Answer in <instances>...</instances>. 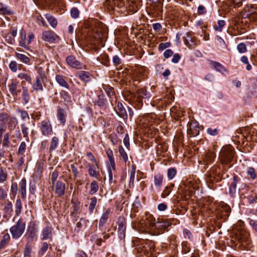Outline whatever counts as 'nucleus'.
Returning a JSON list of instances; mask_svg holds the SVG:
<instances>
[{"mask_svg":"<svg viewBox=\"0 0 257 257\" xmlns=\"http://www.w3.org/2000/svg\"><path fill=\"white\" fill-rule=\"evenodd\" d=\"M102 87H103V89L105 91V92L107 94V95L109 97H110L113 95V88L112 87H111L109 85H103L102 86Z\"/></svg>","mask_w":257,"mask_h":257,"instance_id":"obj_50","label":"nucleus"},{"mask_svg":"<svg viewBox=\"0 0 257 257\" xmlns=\"http://www.w3.org/2000/svg\"><path fill=\"white\" fill-rule=\"evenodd\" d=\"M66 112L64 109L59 107L57 111V117L60 121V123L64 125L66 122Z\"/></svg>","mask_w":257,"mask_h":257,"instance_id":"obj_20","label":"nucleus"},{"mask_svg":"<svg viewBox=\"0 0 257 257\" xmlns=\"http://www.w3.org/2000/svg\"><path fill=\"white\" fill-rule=\"evenodd\" d=\"M88 173L91 176L95 178H97L99 175V172L95 170L93 165H89Z\"/></svg>","mask_w":257,"mask_h":257,"instance_id":"obj_47","label":"nucleus"},{"mask_svg":"<svg viewBox=\"0 0 257 257\" xmlns=\"http://www.w3.org/2000/svg\"><path fill=\"white\" fill-rule=\"evenodd\" d=\"M10 116L5 112H2L0 113V122L1 124H5L6 125V123L7 122L9 118H10Z\"/></svg>","mask_w":257,"mask_h":257,"instance_id":"obj_46","label":"nucleus"},{"mask_svg":"<svg viewBox=\"0 0 257 257\" xmlns=\"http://www.w3.org/2000/svg\"><path fill=\"white\" fill-rule=\"evenodd\" d=\"M115 110L117 114L119 117L123 118L124 119L127 118V115L126 111L123 104L121 102H117V106L115 108Z\"/></svg>","mask_w":257,"mask_h":257,"instance_id":"obj_18","label":"nucleus"},{"mask_svg":"<svg viewBox=\"0 0 257 257\" xmlns=\"http://www.w3.org/2000/svg\"><path fill=\"white\" fill-rule=\"evenodd\" d=\"M19 82L16 80H12L9 86V91L13 96H17L21 92V90L18 89Z\"/></svg>","mask_w":257,"mask_h":257,"instance_id":"obj_16","label":"nucleus"},{"mask_svg":"<svg viewBox=\"0 0 257 257\" xmlns=\"http://www.w3.org/2000/svg\"><path fill=\"white\" fill-rule=\"evenodd\" d=\"M61 97L64 99V101L66 102H71L72 98L69 94L65 90H62L60 92Z\"/></svg>","mask_w":257,"mask_h":257,"instance_id":"obj_38","label":"nucleus"},{"mask_svg":"<svg viewBox=\"0 0 257 257\" xmlns=\"http://www.w3.org/2000/svg\"><path fill=\"white\" fill-rule=\"evenodd\" d=\"M90 194H93L95 193L98 189V185L96 181H93L90 184Z\"/></svg>","mask_w":257,"mask_h":257,"instance_id":"obj_42","label":"nucleus"},{"mask_svg":"<svg viewBox=\"0 0 257 257\" xmlns=\"http://www.w3.org/2000/svg\"><path fill=\"white\" fill-rule=\"evenodd\" d=\"M41 79L40 77H36L35 81L33 82L32 88L34 91H42L43 90Z\"/></svg>","mask_w":257,"mask_h":257,"instance_id":"obj_27","label":"nucleus"},{"mask_svg":"<svg viewBox=\"0 0 257 257\" xmlns=\"http://www.w3.org/2000/svg\"><path fill=\"white\" fill-rule=\"evenodd\" d=\"M48 248V244L45 242H43V243L42 244V246L40 250V251H39V255H43L44 253L47 250Z\"/></svg>","mask_w":257,"mask_h":257,"instance_id":"obj_59","label":"nucleus"},{"mask_svg":"<svg viewBox=\"0 0 257 257\" xmlns=\"http://www.w3.org/2000/svg\"><path fill=\"white\" fill-rule=\"evenodd\" d=\"M8 124V127L10 131L14 130L17 125L16 118L10 117L9 120L6 123Z\"/></svg>","mask_w":257,"mask_h":257,"instance_id":"obj_35","label":"nucleus"},{"mask_svg":"<svg viewBox=\"0 0 257 257\" xmlns=\"http://www.w3.org/2000/svg\"><path fill=\"white\" fill-rule=\"evenodd\" d=\"M66 62L67 64L73 68L81 69L82 68V64L77 60L73 55H70L66 57Z\"/></svg>","mask_w":257,"mask_h":257,"instance_id":"obj_11","label":"nucleus"},{"mask_svg":"<svg viewBox=\"0 0 257 257\" xmlns=\"http://www.w3.org/2000/svg\"><path fill=\"white\" fill-rule=\"evenodd\" d=\"M211 63L216 71L220 72L225 71V68L220 63L214 61H212Z\"/></svg>","mask_w":257,"mask_h":257,"instance_id":"obj_43","label":"nucleus"},{"mask_svg":"<svg viewBox=\"0 0 257 257\" xmlns=\"http://www.w3.org/2000/svg\"><path fill=\"white\" fill-rule=\"evenodd\" d=\"M118 152L120 156L122 158L125 163H127L128 164L130 163V162L128 161V160L127 154L121 146H119L118 147Z\"/></svg>","mask_w":257,"mask_h":257,"instance_id":"obj_32","label":"nucleus"},{"mask_svg":"<svg viewBox=\"0 0 257 257\" xmlns=\"http://www.w3.org/2000/svg\"><path fill=\"white\" fill-rule=\"evenodd\" d=\"M106 103V100L103 97L98 96V99L96 102V104L100 107H104Z\"/></svg>","mask_w":257,"mask_h":257,"instance_id":"obj_63","label":"nucleus"},{"mask_svg":"<svg viewBox=\"0 0 257 257\" xmlns=\"http://www.w3.org/2000/svg\"><path fill=\"white\" fill-rule=\"evenodd\" d=\"M45 17L47 19L48 22L50 24V25L53 27V28H56L57 25V21L56 19L51 16V15L49 14H47L45 15Z\"/></svg>","mask_w":257,"mask_h":257,"instance_id":"obj_34","label":"nucleus"},{"mask_svg":"<svg viewBox=\"0 0 257 257\" xmlns=\"http://www.w3.org/2000/svg\"><path fill=\"white\" fill-rule=\"evenodd\" d=\"M7 173L5 172L2 168H0V183H3L7 180Z\"/></svg>","mask_w":257,"mask_h":257,"instance_id":"obj_57","label":"nucleus"},{"mask_svg":"<svg viewBox=\"0 0 257 257\" xmlns=\"http://www.w3.org/2000/svg\"><path fill=\"white\" fill-rule=\"evenodd\" d=\"M21 128H22V132L23 135V137L27 139L28 141H29V137H28V134H29V127L26 125V123H22L21 124Z\"/></svg>","mask_w":257,"mask_h":257,"instance_id":"obj_44","label":"nucleus"},{"mask_svg":"<svg viewBox=\"0 0 257 257\" xmlns=\"http://www.w3.org/2000/svg\"><path fill=\"white\" fill-rule=\"evenodd\" d=\"M243 15L248 18L250 20L257 21V7L253 6L245 7L243 12Z\"/></svg>","mask_w":257,"mask_h":257,"instance_id":"obj_8","label":"nucleus"},{"mask_svg":"<svg viewBox=\"0 0 257 257\" xmlns=\"http://www.w3.org/2000/svg\"><path fill=\"white\" fill-rule=\"evenodd\" d=\"M125 230V226L121 222L118 224V231L120 234V237H124L125 236L124 231Z\"/></svg>","mask_w":257,"mask_h":257,"instance_id":"obj_54","label":"nucleus"},{"mask_svg":"<svg viewBox=\"0 0 257 257\" xmlns=\"http://www.w3.org/2000/svg\"><path fill=\"white\" fill-rule=\"evenodd\" d=\"M238 182V177L234 176L233 177V181L230 184L229 188V193L231 196L233 197L236 193V184Z\"/></svg>","mask_w":257,"mask_h":257,"instance_id":"obj_21","label":"nucleus"},{"mask_svg":"<svg viewBox=\"0 0 257 257\" xmlns=\"http://www.w3.org/2000/svg\"><path fill=\"white\" fill-rule=\"evenodd\" d=\"M25 229V223L20 219L16 225L10 228V232L13 238L18 239L23 234Z\"/></svg>","mask_w":257,"mask_h":257,"instance_id":"obj_4","label":"nucleus"},{"mask_svg":"<svg viewBox=\"0 0 257 257\" xmlns=\"http://www.w3.org/2000/svg\"><path fill=\"white\" fill-rule=\"evenodd\" d=\"M17 111L18 113L20 114V116L23 120H25L26 119L28 118L29 119V116L27 112L25 110L21 109H18L17 110Z\"/></svg>","mask_w":257,"mask_h":257,"instance_id":"obj_53","label":"nucleus"},{"mask_svg":"<svg viewBox=\"0 0 257 257\" xmlns=\"http://www.w3.org/2000/svg\"><path fill=\"white\" fill-rule=\"evenodd\" d=\"M28 37L27 39L26 33L25 32H22L19 41V45L29 50L30 49L29 45L34 40V35L33 33H30L28 34Z\"/></svg>","mask_w":257,"mask_h":257,"instance_id":"obj_6","label":"nucleus"},{"mask_svg":"<svg viewBox=\"0 0 257 257\" xmlns=\"http://www.w3.org/2000/svg\"><path fill=\"white\" fill-rule=\"evenodd\" d=\"M106 153L109 162V163L108 165H110L112 167V169L113 170H115V165L112 151L110 149H108L106 150Z\"/></svg>","mask_w":257,"mask_h":257,"instance_id":"obj_24","label":"nucleus"},{"mask_svg":"<svg viewBox=\"0 0 257 257\" xmlns=\"http://www.w3.org/2000/svg\"><path fill=\"white\" fill-rule=\"evenodd\" d=\"M36 234V229L34 225H30L25 235L26 237L29 240L32 241Z\"/></svg>","mask_w":257,"mask_h":257,"instance_id":"obj_19","label":"nucleus"},{"mask_svg":"<svg viewBox=\"0 0 257 257\" xmlns=\"http://www.w3.org/2000/svg\"><path fill=\"white\" fill-rule=\"evenodd\" d=\"M20 192L22 197L25 198L26 196V180L23 178L20 183Z\"/></svg>","mask_w":257,"mask_h":257,"instance_id":"obj_30","label":"nucleus"},{"mask_svg":"<svg viewBox=\"0 0 257 257\" xmlns=\"http://www.w3.org/2000/svg\"><path fill=\"white\" fill-rule=\"evenodd\" d=\"M22 96L25 103H27L30 100V95L28 87L23 86Z\"/></svg>","mask_w":257,"mask_h":257,"instance_id":"obj_36","label":"nucleus"},{"mask_svg":"<svg viewBox=\"0 0 257 257\" xmlns=\"http://www.w3.org/2000/svg\"><path fill=\"white\" fill-rule=\"evenodd\" d=\"M231 211V208L226 204H220L216 212V216L218 219L225 221L228 217Z\"/></svg>","mask_w":257,"mask_h":257,"instance_id":"obj_3","label":"nucleus"},{"mask_svg":"<svg viewBox=\"0 0 257 257\" xmlns=\"http://www.w3.org/2000/svg\"><path fill=\"white\" fill-rule=\"evenodd\" d=\"M155 218L151 214H147L145 217V219L143 220V224H144L145 226L148 228H150L151 230H154L156 223Z\"/></svg>","mask_w":257,"mask_h":257,"instance_id":"obj_12","label":"nucleus"},{"mask_svg":"<svg viewBox=\"0 0 257 257\" xmlns=\"http://www.w3.org/2000/svg\"><path fill=\"white\" fill-rule=\"evenodd\" d=\"M187 133L190 137H195L199 134V128L196 122H192L189 124Z\"/></svg>","mask_w":257,"mask_h":257,"instance_id":"obj_15","label":"nucleus"},{"mask_svg":"<svg viewBox=\"0 0 257 257\" xmlns=\"http://www.w3.org/2000/svg\"><path fill=\"white\" fill-rule=\"evenodd\" d=\"M55 80L60 86L66 89H69V85L65 80L64 77L63 76L60 74L56 75L55 76Z\"/></svg>","mask_w":257,"mask_h":257,"instance_id":"obj_23","label":"nucleus"},{"mask_svg":"<svg viewBox=\"0 0 257 257\" xmlns=\"http://www.w3.org/2000/svg\"><path fill=\"white\" fill-rule=\"evenodd\" d=\"M237 50L240 53H244L247 51L246 45L244 43H240L237 45Z\"/></svg>","mask_w":257,"mask_h":257,"instance_id":"obj_51","label":"nucleus"},{"mask_svg":"<svg viewBox=\"0 0 257 257\" xmlns=\"http://www.w3.org/2000/svg\"><path fill=\"white\" fill-rule=\"evenodd\" d=\"M240 61L242 63L246 65V69L247 70L249 71L251 69L252 67H251V65L249 63L248 58L246 56H242L240 58Z\"/></svg>","mask_w":257,"mask_h":257,"instance_id":"obj_49","label":"nucleus"},{"mask_svg":"<svg viewBox=\"0 0 257 257\" xmlns=\"http://www.w3.org/2000/svg\"><path fill=\"white\" fill-rule=\"evenodd\" d=\"M36 70L39 74V76L36 77H40L42 80L45 78V70L43 67L41 66H37L36 67Z\"/></svg>","mask_w":257,"mask_h":257,"instance_id":"obj_48","label":"nucleus"},{"mask_svg":"<svg viewBox=\"0 0 257 257\" xmlns=\"http://www.w3.org/2000/svg\"><path fill=\"white\" fill-rule=\"evenodd\" d=\"M9 134L6 133L4 135V136L3 146L5 147H8L9 146Z\"/></svg>","mask_w":257,"mask_h":257,"instance_id":"obj_62","label":"nucleus"},{"mask_svg":"<svg viewBox=\"0 0 257 257\" xmlns=\"http://www.w3.org/2000/svg\"><path fill=\"white\" fill-rule=\"evenodd\" d=\"M26 149V144L25 142H21L18 149V153L19 154H23Z\"/></svg>","mask_w":257,"mask_h":257,"instance_id":"obj_61","label":"nucleus"},{"mask_svg":"<svg viewBox=\"0 0 257 257\" xmlns=\"http://www.w3.org/2000/svg\"><path fill=\"white\" fill-rule=\"evenodd\" d=\"M137 77H138V81H141V80L144 79L146 77V73L145 72V68L143 67L140 68L138 69V71L137 74Z\"/></svg>","mask_w":257,"mask_h":257,"instance_id":"obj_40","label":"nucleus"},{"mask_svg":"<svg viewBox=\"0 0 257 257\" xmlns=\"http://www.w3.org/2000/svg\"><path fill=\"white\" fill-rule=\"evenodd\" d=\"M9 67L13 72H16L18 70V65L15 61H11L9 64Z\"/></svg>","mask_w":257,"mask_h":257,"instance_id":"obj_60","label":"nucleus"},{"mask_svg":"<svg viewBox=\"0 0 257 257\" xmlns=\"http://www.w3.org/2000/svg\"><path fill=\"white\" fill-rule=\"evenodd\" d=\"M10 239V235L8 233L5 234L3 235V238H2L1 243H0L1 247H3L5 245H6L9 242Z\"/></svg>","mask_w":257,"mask_h":257,"instance_id":"obj_45","label":"nucleus"},{"mask_svg":"<svg viewBox=\"0 0 257 257\" xmlns=\"http://www.w3.org/2000/svg\"><path fill=\"white\" fill-rule=\"evenodd\" d=\"M234 245H238L242 249L247 248V246L250 243L249 234L243 229H237L234 231L232 236Z\"/></svg>","mask_w":257,"mask_h":257,"instance_id":"obj_1","label":"nucleus"},{"mask_svg":"<svg viewBox=\"0 0 257 257\" xmlns=\"http://www.w3.org/2000/svg\"><path fill=\"white\" fill-rule=\"evenodd\" d=\"M59 139L58 137H53L51 141L50 145L49 147V152L51 153L52 151L56 150L58 146Z\"/></svg>","mask_w":257,"mask_h":257,"instance_id":"obj_29","label":"nucleus"},{"mask_svg":"<svg viewBox=\"0 0 257 257\" xmlns=\"http://www.w3.org/2000/svg\"><path fill=\"white\" fill-rule=\"evenodd\" d=\"M163 180V175L161 174H157L154 176V184L156 188L160 189Z\"/></svg>","mask_w":257,"mask_h":257,"instance_id":"obj_26","label":"nucleus"},{"mask_svg":"<svg viewBox=\"0 0 257 257\" xmlns=\"http://www.w3.org/2000/svg\"><path fill=\"white\" fill-rule=\"evenodd\" d=\"M76 76L85 82L89 81L90 79L89 73L86 71H81L77 73Z\"/></svg>","mask_w":257,"mask_h":257,"instance_id":"obj_25","label":"nucleus"},{"mask_svg":"<svg viewBox=\"0 0 257 257\" xmlns=\"http://www.w3.org/2000/svg\"><path fill=\"white\" fill-rule=\"evenodd\" d=\"M53 186V190L58 196H61L64 194L65 184L64 182L57 181Z\"/></svg>","mask_w":257,"mask_h":257,"instance_id":"obj_13","label":"nucleus"},{"mask_svg":"<svg viewBox=\"0 0 257 257\" xmlns=\"http://www.w3.org/2000/svg\"><path fill=\"white\" fill-rule=\"evenodd\" d=\"M39 128L42 135L44 136H49L53 133V127L49 119L41 121L39 123Z\"/></svg>","mask_w":257,"mask_h":257,"instance_id":"obj_5","label":"nucleus"},{"mask_svg":"<svg viewBox=\"0 0 257 257\" xmlns=\"http://www.w3.org/2000/svg\"><path fill=\"white\" fill-rule=\"evenodd\" d=\"M216 158V154L212 151H209L206 154V161L207 163L212 162Z\"/></svg>","mask_w":257,"mask_h":257,"instance_id":"obj_41","label":"nucleus"},{"mask_svg":"<svg viewBox=\"0 0 257 257\" xmlns=\"http://www.w3.org/2000/svg\"><path fill=\"white\" fill-rule=\"evenodd\" d=\"M184 42L185 44L190 49L195 48L196 46L195 39L192 36L190 33L188 32L186 33V36L183 37Z\"/></svg>","mask_w":257,"mask_h":257,"instance_id":"obj_14","label":"nucleus"},{"mask_svg":"<svg viewBox=\"0 0 257 257\" xmlns=\"http://www.w3.org/2000/svg\"><path fill=\"white\" fill-rule=\"evenodd\" d=\"M182 245L183 253L186 254L191 251V248L187 242H183Z\"/></svg>","mask_w":257,"mask_h":257,"instance_id":"obj_58","label":"nucleus"},{"mask_svg":"<svg viewBox=\"0 0 257 257\" xmlns=\"http://www.w3.org/2000/svg\"><path fill=\"white\" fill-rule=\"evenodd\" d=\"M170 225V223L165 220L162 219L160 221H158L156 223L155 230L157 229V232L159 233H162L164 230L168 228Z\"/></svg>","mask_w":257,"mask_h":257,"instance_id":"obj_17","label":"nucleus"},{"mask_svg":"<svg viewBox=\"0 0 257 257\" xmlns=\"http://www.w3.org/2000/svg\"><path fill=\"white\" fill-rule=\"evenodd\" d=\"M234 150L230 145L223 146L221 149L219 159L221 163L223 165L228 164L230 163L234 157Z\"/></svg>","mask_w":257,"mask_h":257,"instance_id":"obj_2","label":"nucleus"},{"mask_svg":"<svg viewBox=\"0 0 257 257\" xmlns=\"http://www.w3.org/2000/svg\"><path fill=\"white\" fill-rule=\"evenodd\" d=\"M110 210L109 209H107L101 215L99 222V227H102L107 221L109 214L110 213Z\"/></svg>","mask_w":257,"mask_h":257,"instance_id":"obj_28","label":"nucleus"},{"mask_svg":"<svg viewBox=\"0 0 257 257\" xmlns=\"http://www.w3.org/2000/svg\"><path fill=\"white\" fill-rule=\"evenodd\" d=\"M141 242L140 244L136 247L138 251L140 252H143L147 255H149V253L151 255L153 253L154 248L152 246H150L148 241L141 240Z\"/></svg>","mask_w":257,"mask_h":257,"instance_id":"obj_9","label":"nucleus"},{"mask_svg":"<svg viewBox=\"0 0 257 257\" xmlns=\"http://www.w3.org/2000/svg\"><path fill=\"white\" fill-rule=\"evenodd\" d=\"M18 77L21 79L25 80L29 83H32V77L30 74L26 73L25 72L19 73L18 75Z\"/></svg>","mask_w":257,"mask_h":257,"instance_id":"obj_33","label":"nucleus"},{"mask_svg":"<svg viewBox=\"0 0 257 257\" xmlns=\"http://www.w3.org/2000/svg\"><path fill=\"white\" fill-rule=\"evenodd\" d=\"M52 228L49 226L44 228L42 232V239L46 240L51 238L52 237Z\"/></svg>","mask_w":257,"mask_h":257,"instance_id":"obj_22","label":"nucleus"},{"mask_svg":"<svg viewBox=\"0 0 257 257\" xmlns=\"http://www.w3.org/2000/svg\"><path fill=\"white\" fill-rule=\"evenodd\" d=\"M225 22L224 20H219L217 22V24L214 25V29L218 32H221L223 29V27L225 26Z\"/></svg>","mask_w":257,"mask_h":257,"instance_id":"obj_39","label":"nucleus"},{"mask_svg":"<svg viewBox=\"0 0 257 257\" xmlns=\"http://www.w3.org/2000/svg\"><path fill=\"white\" fill-rule=\"evenodd\" d=\"M247 174V175L249 176V177L252 180H254L256 177L255 170L252 167H249L248 168Z\"/></svg>","mask_w":257,"mask_h":257,"instance_id":"obj_52","label":"nucleus"},{"mask_svg":"<svg viewBox=\"0 0 257 257\" xmlns=\"http://www.w3.org/2000/svg\"><path fill=\"white\" fill-rule=\"evenodd\" d=\"M16 213L17 215H19L22 210V203L20 199H17L16 201Z\"/></svg>","mask_w":257,"mask_h":257,"instance_id":"obj_56","label":"nucleus"},{"mask_svg":"<svg viewBox=\"0 0 257 257\" xmlns=\"http://www.w3.org/2000/svg\"><path fill=\"white\" fill-rule=\"evenodd\" d=\"M176 174V170L174 168L169 169L167 172V176L170 179H172Z\"/></svg>","mask_w":257,"mask_h":257,"instance_id":"obj_64","label":"nucleus"},{"mask_svg":"<svg viewBox=\"0 0 257 257\" xmlns=\"http://www.w3.org/2000/svg\"><path fill=\"white\" fill-rule=\"evenodd\" d=\"M42 39L44 41L49 43H57L60 40L59 37L53 31L48 30L43 32Z\"/></svg>","mask_w":257,"mask_h":257,"instance_id":"obj_7","label":"nucleus"},{"mask_svg":"<svg viewBox=\"0 0 257 257\" xmlns=\"http://www.w3.org/2000/svg\"><path fill=\"white\" fill-rule=\"evenodd\" d=\"M97 202V198L93 197L90 199V203L89 207V209L91 212H92L96 206Z\"/></svg>","mask_w":257,"mask_h":257,"instance_id":"obj_55","label":"nucleus"},{"mask_svg":"<svg viewBox=\"0 0 257 257\" xmlns=\"http://www.w3.org/2000/svg\"><path fill=\"white\" fill-rule=\"evenodd\" d=\"M137 95L139 98H147L150 96V93L144 88L138 90Z\"/></svg>","mask_w":257,"mask_h":257,"instance_id":"obj_31","label":"nucleus"},{"mask_svg":"<svg viewBox=\"0 0 257 257\" xmlns=\"http://www.w3.org/2000/svg\"><path fill=\"white\" fill-rule=\"evenodd\" d=\"M11 14L12 12L11 10L8 9V7L4 5L3 3H0V14L6 15H10Z\"/></svg>","mask_w":257,"mask_h":257,"instance_id":"obj_37","label":"nucleus"},{"mask_svg":"<svg viewBox=\"0 0 257 257\" xmlns=\"http://www.w3.org/2000/svg\"><path fill=\"white\" fill-rule=\"evenodd\" d=\"M16 50L17 51L15 53V56L17 59L23 64L28 65H30L31 59L25 54L22 53L24 52V51L19 48H17Z\"/></svg>","mask_w":257,"mask_h":257,"instance_id":"obj_10","label":"nucleus"}]
</instances>
